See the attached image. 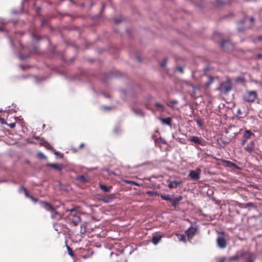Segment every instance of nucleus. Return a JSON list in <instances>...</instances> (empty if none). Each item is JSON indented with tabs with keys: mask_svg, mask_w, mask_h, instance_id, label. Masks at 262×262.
Segmentation results:
<instances>
[{
	"mask_svg": "<svg viewBox=\"0 0 262 262\" xmlns=\"http://www.w3.org/2000/svg\"><path fill=\"white\" fill-rule=\"evenodd\" d=\"M232 89V84L231 80L227 78L225 81H223L220 83L216 90L220 92L221 93L226 95L229 93Z\"/></svg>",
	"mask_w": 262,
	"mask_h": 262,
	"instance_id": "1",
	"label": "nucleus"
},
{
	"mask_svg": "<svg viewBox=\"0 0 262 262\" xmlns=\"http://www.w3.org/2000/svg\"><path fill=\"white\" fill-rule=\"evenodd\" d=\"M257 98V94L256 91H247L243 95V99L248 102H253Z\"/></svg>",
	"mask_w": 262,
	"mask_h": 262,
	"instance_id": "2",
	"label": "nucleus"
},
{
	"mask_svg": "<svg viewBox=\"0 0 262 262\" xmlns=\"http://www.w3.org/2000/svg\"><path fill=\"white\" fill-rule=\"evenodd\" d=\"M80 211V207L79 206H75L71 209H67L65 210L64 215H66L69 220H70L73 218V216H75L77 214H79Z\"/></svg>",
	"mask_w": 262,
	"mask_h": 262,
	"instance_id": "3",
	"label": "nucleus"
},
{
	"mask_svg": "<svg viewBox=\"0 0 262 262\" xmlns=\"http://www.w3.org/2000/svg\"><path fill=\"white\" fill-rule=\"evenodd\" d=\"M189 141L191 142L192 145H194L196 148H198V146L199 145H203L204 140L196 136H191L189 139Z\"/></svg>",
	"mask_w": 262,
	"mask_h": 262,
	"instance_id": "4",
	"label": "nucleus"
},
{
	"mask_svg": "<svg viewBox=\"0 0 262 262\" xmlns=\"http://www.w3.org/2000/svg\"><path fill=\"white\" fill-rule=\"evenodd\" d=\"M197 228L190 226L185 232L188 240L190 241L195 234Z\"/></svg>",
	"mask_w": 262,
	"mask_h": 262,
	"instance_id": "5",
	"label": "nucleus"
},
{
	"mask_svg": "<svg viewBox=\"0 0 262 262\" xmlns=\"http://www.w3.org/2000/svg\"><path fill=\"white\" fill-rule=\"evenodd\" d=\"M39 204L42 208L48 211L52 212V211L55 210V208H54L51 204L47 202L41 201L39 202Z\"/></svg>",
	"mask_w": 262,
	"mask_h": 262,
	"instance_id": "6",
	"label": "nucleus"
},
{
	"mask_svg": "<svg viewBox=\"0 0 262 262\" xmlns=\"http://www.w3.org/2000/svg\"><path fill=\"white\" fill-rule=\"evenodd\" d=\"M217 246L221 249H224L226 247L227 243L223 236H220L216 239Z\"/></svg>",
	"mask_w": 262,
	"mask_h": 262,
	"instance_id": "7",
	"label": "nucleus"
},
{
	"mask_svg": "<svg viewBox=\"0 0 262 262\" xmlns=\"http://www.w3.org/2000/svg\"><path fill=\"white\" fill-rule=\"evenodd\" d=\"M252 135H254V134L252 132H251L250 130H246L243 136V139L241 142V145H244L247 141V140L249 139Z\"/></svg>",
	"mask_w": 262,
	"mask_h": 262,
	"instance_id": "8",
	"label": "nucleus"
},
{
	"mask_svg": "<svg viewBox=\"0 0 262 262\" xmlns=\"http://www.w3.org/2000/svg\"><path fill=\"white\" fill-rule=\"evenodd\" d=\"M201 170L198 168L196 170H190L189 176L192 180H197L200 178Z\"/></svg>",
	"mask_w": 262,
	"mask_h": 262,
	"instance_id": "9",
	"label": "nucleus"
},
{
	"mask_svg": "<svg viewBox=\"0 0 262 262\" xmlns=\"http://www.w3.org/2000/svg\"><path fill=\"white\" fill-rule=\"evenodd\" d=\"M255 143L253 141H250L244 147V150L251 154L254 150Z\"/></svg>",
	"mask_w": 262,
	"mask_h": 262,
	"instance_id": "10",
	"label": "nucleus"
},
{
	"mask_svg": "<svg viewBox=\"0 0 262 262\" xmlns=\"http://www.w3.org/2000/svg\"><path fill=\"white\" fill-rule=\"evenodd\" d=\"M52 212H53V213L51 214V218L52 219L56 220V221H59V220H61L63 216L64 215V214L62 215L60 213H59L58 212H57L56 211V208H55V210L52 211Z\"/></svg>",
	"mask_w": 262,
	"mask_h": 262,
	"instance_id": "11",
	"label": "nucleus"
},
{
	"mask_svg": "<svg viewBox=\"0 0 262 262\" xmlns=\"http://www.w3.org/2000/svg\"><path fill=\"white\" fill-rule=\"evenodd\" d=\"M182 200V196H179L177 198H172L170 203H171L172 205L174 207L176 208L179 202Z\"/></svg>",
	"mask_w": 262,
	"mask_h": 262,
	"instance_id": "12",
	"label": "nucleus"
},
{
	"mask_svg": "<svg viewBox=\"0 0 262 262\" xmlns=\"http://www.w3.org/2000/svg\"><path fill=\"white\" fill-rule=\"evenodd\" d=\"M70 221L72 222L74 226H77L81 222V218L79 214H77L75 216H73V218Z\"/></svg>",
	"mask_w": 262,
	"mask_h": 262,
	"instance_id": "13",
	"label": "nucleus"
},
{
	"mask_svg": "<svg viewBox=\"0 0 262 262\" xmlns=\"http://www.w3.org/2000/svg\"><path fill=\"white\" fill-rule=\"evenodd\" d=\"M113 199V195L110 194L107 196H102L100 198V200L106 203L111 202Z\"/></svg>",
	"mask_w": 262,
	"mask_h": 262,
	"instance_id": "14",
	"label": "nucleus"
},
{
	"mask_svg": "<svg viewBox=\"0 0 262 262\" xmlns=\"http://www.w3.org/2000/svg\"><path fill=\"white\" fill-rule=\"evenodd\" d=\"M161 121L162 123L163 124H166L168 126L171 125V118L170 117L161 118Z\"/></svg>",
	"mask_w": 262,
	"mask_h": 262,
	"instance_id": "15",
	"label": "nucleus"
},
{
	"mask_svg": "<svg viewBox=\"0 0 262 262\" xmlns=\"http://www.w3.org/2000/svg\"><path fill=\"white\" fill-rule=\"evenodd\" d=\"M181 184V181H174L170 182L168 186L170 188H176L179 185Z\"/></svg>",
	"mask_w": 262,
	"mask_h": 262,
	"instance_id": "16",
	"label": "nucleus"
},
{
	"mask_svg": "<svg viewBox=\"0 0 262 262\" xmlns=\"http://www.w3.org/2000/svg\"><path fill=\"white\" fill-rule=\"evenodd\" d=\"M162 237V235H156L154 236L152 238V243L156 245L158 243L160 242V241L161 240V238Z\"/></svg>",
	"mask_w": 262,
	"mask_h": 262,
	"instance_id": "17",
	"label": "nucleus"
},
{
	"mask_svg": "<svg viewBox=\"0 0 262 262\" xmlns=\"http://www.w3.org/2000/svg\"><path fill=\"white\" fill-rule=\"evenodd\" d=\"M76 180L79 181L80 182L82 183H86L88 182L89 179L87 177H85V176L82 175L78 176L76 178Z\"/></svg>",
	"mask_w": 262,
	"mask_h": 262,
	"instance_id": "18",
	"label": "nucleus"
},
{
	"mask_svg": "<svg viewBox=\"0 0 262 262\" xmlns=\"http://www.w3.org/2000/svg\"><path fill=\"white\" fill-rule=\"evenodd\" d=\"M48 166L57 170H61L62 169V166L56 163L49 164Z\"/></svg>",
	"mask_w": 262,
	"mask_h": 262,
	"instance_id": "19",
	"label": "nucleus"
},
{
	"mask_svg": "<svg viewBox=\"0 0 262 262\" xmlns=\"http://www.w3.org/2000/svg\"><path fill=\"white\" fill-rule=\"evenodd\" d=\"M133 110L137 116L140 117H143L144 116V113L143 112L142 110L140 108H133Z\"/></svg>",
	"mask_w": 262,
	"mask_h": 262,
	"instance_id": "20",
	"label": "nucleus"
},
{
	"mask_svg": "<svg viewBox=\"0 0 262 262\" xmlns=\"http://www.w3.org/2000/svg\"><path fill=\"white\" fill-rule=\"evenodd\" d=\"M100 188L104 192H109L112 189V187H107L103 184L100 185Z\"/></svg>",
	"mask_w": 262,
	"mask_h": 262,
	"instance_id": "21",
	"label": "nucleus"
},
{
	"mask_svg": "<svg viewBox=\"0 0 262 262\" xmlns=\"http://www.w3.org/2000/svg\"><path fill=\"white\" fill-rule=\"evenodd\" d=\"M161 198L163 200L168 201L170 202L172 198L169 194H161Z\"/></svg>",
	"mask_w": 262,
	"mask_h": 262,
	"instance_id": "22",
	"label": "nucleus"
},
{
	"mask_svg": "<svg viewBox=\"0 0 262 262\" xmlns=\"http://www.w3.org/2000/svg\"><path fill=\"white\" fill-rule=\"evenodd\" d=\"M21 189H23V191L25 193V196L27 197V198H30V196H31V195L29 194V193L28 192L27 189L24 187H21L19 188V192H21Z\"/></svg>",
	"mask_w": 262,
	"mask_h": 262,
	"instance_id": "23",
	"label": "nucleus"
},
{
	"mask_svg": "<svg viewBox=\"0 0 262 262\" xmlns=\"http://www.w3.org/2000/svg\"><path fill=\"white\" fill-rule=\"evenodd\" d=\"M224 162L226 164V165L228 167H236V164H234V163L230 162V161L224 160Z\"/></svg>",
	"mask_w": 262,
	"mask_h": 262,
	"instance_id": "24",
	"label": "nucleus"
},
{
	"mask_svg": "<svg viewBox=\"0 0 262 262\" xmlns=\"http://www.w3.org/2000/svg\"><path fill=\"white\" fill-rule=\"evenodd\" d=\"M177 236L179 238V240L181 241L186 242V235L185 234H177Z\"/></svg>",
	"mask_w": 262,
	"mask_h": 262,
	"instance_id": "25",
	"label": "nucleus"
},
{
	"mask_svg": "<svg viewBox=\"0 0 262 262\" xmlns=\"http://www.w3.org/2000/svg\"><path fill=\"white\" fill-rule=\"evenodd\" d=\"M178 103V101L177 100L170 101L168 104V105L170 107H173L174 105Z\"/></svg>",
	"mask_w": 262,
	"mask_h": 262,
	"instance_id": "26",
	"label": "nucleus"
},
{
	"mask_svg": "<svg viewBox=\"0 0 262 262\" xmlns=\"http://www.w3.org/2000/svg\"><path fill=\"white\" fill-rule=\"evenodd\" d=\"M67 249L68 251V254L71 257H74V253L73 252L72 249L69 246H68V245H67Z\"/></svg>",
	"mask_w": 262,
	"mask_h": 262,
	"instance_id": "27",
	"label": "nucleus"
},
{
	"mask_svg": "<svg viewBox=\"0 0 262 262\" xmlns=\"http://www.w3.org/2000/svg\"><path fill=\"white\" fill-rule=\"evenodd\" d=\"M235 81L237 83H238V82L243 83L245 81V78L243 77H238L236 78Z\"/></svg>",
	"mask_w": 262,
	"mask_h": 262,
	"instance_id": "28",
	"label": "nucleus"
},
{
	"mask_svg": "<svg viewBox=\"0 0 262 262\" xmlns=\"http://www.w3.org/2000/svg\"><path fill=\"white\" fill-rule=\"evenodd\" d=\"M41 141L43 143H45L44 146H45L46 148H48V149H51V148H53V147L51 146V145L49 143H47V142H45V141H44L43 140H42V139L41 140Z\"/></svg>",
	"mask_w": 262,
	"mask_h": 262,
	"instance_id": "29",
	"label": "nucleus"
},
{
	"mask_svg": "<svg viewBox=\"0 0 262 262\" xmlns=\"http://www.w3.org/2000/svg\"><path fill=\"white\" fill-rule=\"evenodd\" d=\"M230 42L228 40H223L221 42V46L223 48H225V46L227 45V44H229Z\"/></svg>",
	"mask_w": 262,
	"mask_h": 262,
	"instance_id": "30",
	"label": "nucleus"
},
{
	"mask_svg": "<svg viewBox=\"0 0 262 262\" xmlns=\"http://www.w3.org/2000/svg\"><path fill=\"white\" fill-rule=\"evenodd\" d=\"M254 255H250L249 259H248L246 262H254Z\"/></svg>",
	"mask_w": 262,
	"mask_h": 262,
	"instance_id": "31",
	"label": "nucleus"
},
{
	"mask_svg": "<svg viewBox=\"0 0 262 262\" xmlns=\"http://www.w3.org/2000/svg\"><path fill=\"white\" fill-rule=\"evenodd\" d=\"M167 62V59H166V58L164 59L163 61H162L160 63L161 67L162 68H164L166 65Z\"/></svg>",
	"mask_w": 262,
	"mask_h": 262,
	"instance_id": "32",
	"label": "nucleus"
},
{
	"mask_svg": "<svg viewBox=\"0 0 262 262\" xmlns=\"http://www.w3.org/2000/svg\"><path fill=\"white\" fill-rule=\"evenodd\" d=\"M213 78L212 77H210L209 78V79H208L207 82L206 83V85L207 86H209L213 82Z\"/></svg>",
	"mask_w": 262,
	"mask_h": 262,
	"instance_id": "33",
	"label": "nucleus"
},
{
	"mask_svg": "<svg viewBox=\"0 0 262 262\" xmlns=\"http://www.w3.org/2000/svg\"><path fill=\"white\" fill-rule=\"evenodd\" d=\"M38 157L41 159H46V157L45 156V155L41 152H39L38 153Z\"/></svg>",
	"mask_w": 262,
	"mask_h": 262,
	"instance_id": "34",
	"label": "nucleus"
},
{
	"mask_svg": "<svg viewBox=\"0 0 262 262\" xmlns=\"http://www.w3.org/2000/svg\"><path fill=\"white\" fill-rule=\"evenodd\" d=\"M239 256L238 255H235L232 257H231L230 258V260L232 261L236 260L239 258Z\"/></svg>",
	"mask_w": 262,
	"mask_h": 262,
	"instance_id": "35",
	"label": "nucleus"
},
{
	"mask_svg": "<svg viewBox=\"0 0 262 262\" xmlns=\"http://www.w3.org/2000/svg\"><path fill=\"white\" fill-rule=\"evenodd\" d=\"M155 105L158 107L162 108V110L164 109V105L160 103L156 102L155 103Z\"/></svg>",
	"mask_w": 262,
	"mask_h": 262,
	"instance_id": "36",
	"label": "nucleus"
},
{
	"mask_svg": "<svg viewBox=\"0 0 262 262\" xmlns=\"http://www.w3.org/2000/svg\"><path fill=\"white\" fill-rule=\"evenodd\" d=\"M8 126H9L11 128H13L15 126V123H11L10 124H6Z\"/></svg>",
	"mask_w": 262,
	"mask_h": 262,
	"instance_id": "37",
	"label": "nucleus"
},
{
	"mask_svg": "<svg viewBox=\"0 0 262 262\" xmlns=\"http://www.w3.org/2000/svg\"><path fill=\"white\" fill-rule=\"evenodd\" d=\"M126 183H127V184H134V185H137V186L138 185V184L136 182H135L134 181H126Z\"/></svg>",
	"mask_w": 262,
	"mask_h": 262,
	"instance_id": "38",
	"label": "nucleus"
},
{
	"mask_svg": "<svg viewBox=\"0 0 262 262\" xmlns=\"http://www.w3.org/2000/svg\"><path fill=\"white\" fill-rule=\"evenodd\" d=\"M85 232V227L84 226H81V231L80 232L81 233H84Z\"/></svg>",
	"mask_w": 262,
	"mask_h": 262,
	"instance_id": "39",
	"label": "nucleus"
},
{
	"mask_svg": "<svg viewBox=\"0 0 262 262\" xmlns=\"http://www.w3.org/2000/svg\"><path fill=\"white\" fill-rule=\"evenodd\" d=\"M0 122L3 124H6L7 122L5 121V120L2 118L1 117L0 118Z\"/></svg>",
	"mask_w": 262,
	"mask_h": 262,
	"instance_id": "40",
	"label": "nucleus"
},
{
	"mask_svg": "<svg viewBox=\"0 0 262 262\" xmlns=\"http://www.w3.org/2000/svg\"><path fill=\"white\" fill-rule=\"evenodd\" d=\"M29 199H31L35 203L37 202V200L36 199L34 198L32 195L30 196V198Z\"/></svg>",
	"mask_w": 262,
	"mask_h": 262,
	"instance_id": "41",
	"label": "nucleus"
},
{
	"mask_svg": "<svg viewBox=\"0 0 262 262\" xmlns=\"http://www.w3.org/2000/svg\"><path fill=\"white\" fill-rule=\"evenodd\" d=\"M256 57L257 59H262V54H256Z\"/></svg>",
	"mask_w": 262,
	"mask_h": 262,
	"instance_id": "42",
	"label": "nucleus"
},
{
	"mask_svg": "<svg viewBox=\"0 0 262 262\" xmlns=\"http://www.w3.org/2000/svg\"><path fill=\"white\" fill-rule=\"evenodd\" d=\"M178 70L181 73H184V69H183V67H179L178 68Z\"/></svg>",
	"mask_w": 262,
	"mask_h": 262,
	"instance_id": "43",
	"label": "nucleus"
},
{
	"mask_svg": "<svg viewBox=\"0 0 262 262\" xmlns=\"http://www.w3.org/2000/svg\"><path fill=\"white\" fill-rule=\"evenodd\" d=\"M246 206H247V207H253L254 205H253V204L252 203H248L246 204Z\"/></svg>",
	"mask_w": 262,
	"mask_h": 262,
	"instance_id": "44",
	"label": "nucleus"
},
{
	"mask_svg": "<svg viewBox=\"0 0 262 262\" xmlns=\"http://www.w3.org/2000/svg\"><path fill=\"white\" fill-rule=\"evenodd\" d=\"M121 21H122L121 19H118V18H116L115 19V21L116 24H119V23H121Z\"/></svg>",
	"mask_w": 262,
	"mask_h": 262,
	"instance_id": "45",
	"label": "nucleus"
},
{
	"mask_svg": "<svg viewBox=\"0 0 262 262\" xmlns=\"http://www.w3.org/2000/svg\"><path fill=\"white\" fill-rule=\"evenodd\" d=\"M147 193L149 195H153L155 194V192L154 191H149L147 192Z\"/></svg>",
	"mask_w": 262,
	"mask_h": 262,
	"instance_id": "46",
	"label": "nucleus"
},
{
	"mask_svg": "<svg viewBox=\"0 0 262 262\" xmlns=\"http://www.w3.org/2000/svg\"><path fill=\"white\" fill-rule=\"evenodd\" d=\"M19 57L20 60H23V59H24L25 58H26V56H24V55H20Z\"/></svg>",
	"mask_w": 262,
	"mask_h": 262,
	"instance_id": "47",
	"label": "nucleus"
},
{
	"mask_svg": "<svg viewBox=\"0 0 262 262\" xmlns=\"http://www.w3.org/2000/svg\"><path fill=\"white\" fill-rule=\"evenodd\" d=\"M8 38H9V41H10V43L11 45L12 46V47H13V42H12V39L10 37H8Z\"/></svg>",
	"mask_w": 262,
	"mask_h": 262,
	"instance_id": "48",
	"label": "nucleus"
},
{
	"mask_svg": "<svg viewBox=\"0 0 262 262\" xmlns=\"http://www.w3.org/2000/svg\"><path fill=\"white\" fill-rule=\"evenodd\" d=\"M250 21H251V23L254 22V20H255V19H254V17H253V16L250 17Z\"/></svg>",
	"mask_w": 262,
	"mask_h": 262,
	"instance_id": "49",
	"label": "nucleus"
},
{
	"mask_svg": "<svg viewBox=\"0 0 262 262\" xmlns=\"http://www.w3.org/2000/svg\"><path fill=\"white\" fill-rule=\"evenodd\" d=\"M102 108L104 110H110L111 108V107H107V106H103Z\"/></svg>",
	"mask_w": 262,
	"mask_h": 262,
	"instance_id": "50",
	"label": "nucleus"
},
{
	"mask_svg": "<svg viewBox=\"0 0 262 262\" xmlns=\"http://www.w3.org/2000/svg\"><path fill=\"white\" fill-rule=\"evenodd\" d=\"M196 123H197V124L200 126H202V123L201 122H200V120H198L197 121H196Z\"/></svg>",
	"mask_w": 262,
	"mask_h": 262,
	"instance_id": "51",
	"label": "nucleus"
},
{
	"mask_svg": "<svg viewBox=\"0 0 262 262\" xmlns=\"http://www.w3.org/2000/svg\"><path fill=\"white\" fill-rule=\"evenodd\" d=\"M136 58L139 62H141L142 60L140 57H139V56H137Z\"/></svg>",
	"mask_w": 262,
	"mask_h": 262,
	"instance_id": "52",
	"label": "nucleus"
},
{
	"mask_svg": "<svg viewBox=\"0 0 262 262\" xmlns=\"http://www.w3.org/2000/svg\"><path fill=\"white\" fill-rule=\"evenodd\" d=\"M258 39L259 40V41H262V36H259L258 37Z\"/></svg>",
	"mask_w": 262,
	"mask_h": 262,
	"instance_id": "53",
	"label": "nucleus"
},
{
	"mask_svg": "<svg viewBox=\"0 0 262 262\" xmlns=\"http://www.w3.org/2000/svg\"><path fill=\"white\" fill-rule=\"evenodd\" d=\"M4 29L3 27L1 26V27H0V31H1V32H3V31H4Z\"/></svg>",
	"mask_w": 262,
	"mask_h": 262,
	"instance_id": "54",
	"label": "nucleus"
},
{
	"mask_svg": "<svg viewBox=\"0 0 262 262\" xmlns=\"http://www.w3.org/2000/svg\"><path fill=\"white\" fill-rule=\"evenodd\" d=\"M225 258H222L221 259L219 262H225Z\"/></svg>",
	"mask_w": 262,
	"mask_h": 262,
	"instance_id": "55",
	"label": "nucleus"
},
{
	"mask_svg": "<svg viewBox=\"0 0 262 262\" xmlns=\"http://www.w3.org/2000/svg\"><path fill=\"white\" fill-rule=\"evenodd\" d=\"M83 145H84V144H83V143H81V144L80 145V147H79L81 148H82V147L83 146Z\"/></svg>",
	"mask_w": 262,
	"mask_h": 262,
	"instance_id": "56",
	"label": "nucleus"
},
{
	"mask_svg": "<svg viewBox=\"0 0 262 262\" xmlns=\"http://www.w3.org/2000/svg\"><path fill=\"white\" fill-rule=\"evenodd\" d=\"M6 181V180H1V181H0V183L5 182Z\"/></svg>",
	"mask_w": 262,
	"mask_h": 262,
	"instance_id": "57",
	"label": "nucleus"
},
{
	"mask_svg": "<svg viewBox=\"0 0 262 262\" xmlns=\"http://www.w3.org/2000/svg\"><path fill=\"white\" fill-rule=\"evenodd\" d=\"M0 23H2V24H4V23L3 20H2V19L0 20Z\"/></svg>",
	"mask_w": 262,
	"mask_h": 262,
	"instance_id": "58",
	"label": "nucleus"
},
{
	"mask_svg": "<svg viewBox=\"0 0 262 262\" xmlns=\"http://www.w3.org/2000/svg\"><path fill=\"white\" fill-rule=\"evenodd\" d=\"M244 20H242V21H239V23H242V24H243V23H244Z\"/></svg>",
	"mask_w": 262,
	"mask_h": 262,
	"instance_id": "59",
	"label": "nucleus"
},
{
	"mask_svg": "<svg viewBox=\"0 0 262 262\" xmlns=\"http://www.w3.org/2000/svg\"><path fill=\"white\" fill-rule=\"evenodd\" d=\"M115 132L116 133H118V130H117V129H115Z\"/></svg>",
	"mask_w": 262,
	"mask_h": 262,
	"instance_id": "60",
	"label": "nucleus"
},
{
	"mask_svg": "<svg viewBox=\"0 0 262 262\" xmlns=\"http://www.w3.org/2000/svg\"><path fill=\"white\" fill-rule=\"evenodd\" d=\"M216 2L217 4H219L220 3L219 0H216Z\"/></svg>",
	"mask_w": 262,
	"mask_h": 262,
	"instance_id": "61",
	"label": "nucleus"
}]
</instances>
